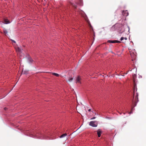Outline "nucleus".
<instances>
[{
    "label": "nucleus",
    "instance_id": "nucleus-6",
    "mask_svg": "<svg viewBox=\"0 0 146 146\" xmlns=\"http://www.w3.org/2000/svg\"><path fill=\"white\" fill-rule=\"evenodd\" d=\"M108 42L110 43H120L121 42L118 40H109L108 41Z\"/></svg>",
    "mask_w": 146,
    "mask_h": 146
},
{
    "label": "nucleus",
    "instance_id": "nucleus-12",
    "mask_svg": "<svg viewBox=\"0 0 146 146\" xmlns=\"http://www.w3.org/2000/svg\"><path fill=\"white\" fill-rule=\"evenodd\" d=\"M28 60L29 63H32L33 61V60L31 57L28 58Z\"/></svg>",
    "mask_w": 146,
    "mask_h": 146
},
{
    "label": "nucleus",
    "instance_id": "nucleus-11",
    "mask_svg": "<svg viewBox=\"0 0 146 146\" xmlns=\"http://www.w3.org/2000/svg\"><path fill=\"white\" fill-rule=\"evenodd\" d=\"M16 50L17 52H20L21 51V49L18 47L16 48Z\"/></svg>",
    "mask_w": 146,
    "mask_h": 146
},
{
    "label": "nucleus",
    "instance_id": "nucleus-28",
    "mask_svg": "<svg viewBox=\"0 0 146 146\" xmlns=\"http://www.w3.org/2000/svg\"><path fill=\"white\" fill-rule=\"evenodd\" d=\"M123 114H125V113H123Z\"/></svg>",
    "mask_w": 146,
    "mask_h": 146
},
{
    "label": "nucleus",
    "instance_id": "nucleus-9",
    "mask_svg": "<svg viewBox=\"0 0 146 146\" xmlns=\"http://www.w3.org/2000/svg\"><path fill=\"white\" fill-rule=\"evenodd\" d=\"M4 23L6 24H7L8 23H10L9 21L7 19H5L4 20Z\"/></svg>",
    "mask_w": 146,
    "mask_h": 146
},
{
    "label": "nucleus",
    "instance_id": "nucleus-1",
    "mask_svg": "<svg viewBox=\"0 0 146 146\" xmlns=\"http://www.w3.org/2000/svg\"><path fill=\"white\" fill-rule=\"evenodd\" d=\"M138 94L137 93H136V95L135 97V100L133 102V107L134 108L136 106L137 103V102L138 101Z\"/></svg>",
    "mask_w": 146,
    "mask_h": 146
},
{
    "label": "nucleus",
    "instance_id": "nucleus-15",
    "mask_svg": "<svg viewBox=\"0 0 146 146\" xmlns=\"http://www.w3.org/2000/svg\"><path fill=\"white\" fill-rule=\"evenodd\" d=\"M52 74L54 75L55 76H59V74L57 73H52Z\"/></svg>",
    "mask_w": 146,
    "mask_h": 146
},
{
    "label": "nucleus",
    "instance_id": "nucleus-22",
    "mask_svg": "<svg viewBox=\"0 0 146 146\" xmlns=\"http://www.w3.org/2000/svg\"><path fill=\"white\" fill-rule=\"evenodd\" d=\"M11 40L13 42H14V43H15L16 42L15 41L12 40Z\"/></svg>",
    "mask_w": 146,
    "mask_h": 146
},
{
    "label": "nucleus",
    "instance_id": "nucleus-25",
    "mask_svg": "<svg viewBox=\"0 0 146 146\" xmlns=\"http://www.w3.org/2000/svg\"><path fill=\"white\" fill-rule=\"evenodd\" d=\"M125 40H127V38H126V37H125Z\"/></svg>",
    "mask_w": 146,
    "mask_h": 146
},
{
    "label": "nucleus",
    "instance_id": "nucleus-20",
    "mask_svg": "<svg viewBox=\"0 0 146 146\" xmlns=\"http://www.w3.org/2000/svg\"><path fill=\"white\" fill-rule=\"evenodd\" d=\"M134 88H135V87H136V92H137V88H136V85H134Z\"/></svg>",
    "mask_w": 146,
    "mask_h": 146
},
{
    "label": "nucleus",
    "instance_id": "nucleus-21",
    "mask_svg": "<svg viewBox=\"0 0 146 146\" xmlns=\"http://www.w3.org/2000/svg\"><path fill=\"white\" fill-rule=\"evenodd\" d=\"M96 118V117H93L91 118V119H95Z\"/></svg>",
    "mask_w": 146,
    "mask_h": 146
},
{
    "label": "nucleus",
    "instance_id": "nucleus-19",
    "mask_svg": "<svg viewBox=\"0 0 146 146\" xmlns=\"http://www.w3.org/2000/svg\"><path fill=\"white\" fill-rule=\"evenodd\" d=\"M124 37H121L120 38V40L122 41L124 39Z\"/></svg>",
    "mask_w": 146,
    "mask_h": 146
},
{
    "label": "nucleus",
    "instance_id": "nucleus-26",
    "mask_svg": "<svg viewBox=\"0 0 146 146\" xmlns=\"http://www.w3.org/2000/svg\"><path fill=\"white\" fill-rule=\"evenodd\" d=\"M135 90H134V91H133L134 94Z\"/></svg>",
    "mask_w": 146,
    "mask_h": 146
},
{
    "label": "nucleus",
    "instance_id": "nucleus-16",
    "mask_svg": "<svg viewBox=\"0 0 146 146\" xmlns=\"http://www.w3.org/2000/svg\"><path fill=\"white\" fill-rule=\"evenodd\" d=\"M72 6H73L75 8H76L77 7V6L74 4H72Z\"/></svg>",
    "mask_w": 146,
    "mask_h": 146
},
{
    "label": "nucleus",
    "instance_id": "nucleus-14",
    "mask_svg": "<svg viewBox=\"0 0 146 146\" xmlns=\"http://www.w3.org/2000/svg\"><path fill=\"white\" fill-rule=\"evenodd\" d=\"M73 79V78H69L68 80L69 82H71Z\"/></svg>",
    "mask_w": 146,
    "mask_h": 146
},
{
    "label": "nucleus",
    "instance_id": "nucleus-10",
    "mask_svg": "<svg viewBox=\"0 0 146 146\" xmlns=\"http://www.w3.org/2000/svg\"><path fill=\"white\" fill-rule=\"evenodd\" d=\"M3 33L5 34V35L6 36H7V33H8V32H7V31L6 29H3Z\"/></svg>",
    "mask_w": 146,
    "mask_h": 146
},
{
    "label": "nucleus",
    "instance_id": "nucleus-2",
    "mask_svg": "<svg viewBox=\"0 0 146 146\" xmlns=\"http://www.w3.org/2000/svg\"><path fill=\"white\" fill-rule=\"evenodd\" d=\"M33 135L36 136V137H37V138L40 139H41L42 138H43V135L42 134H41L39 132L34 133V134Z\"/></svg>",
    "mask_w": 146,
    "mask_h": 146
},
{
    "label": "nucleus",
    "instance_id": "nucleus-3",
    "mask_svg": "<svg viewBox=\"0 0 146 146\" xmlns=\"http://www.w3.org/2000/svg\"><path fill=\"white\" fill-rule=\"evenodd\" d=\"M89 125L93 127H96L97 126L98 123L96 121H90Z\"/></svg>",
    "mask_w": 146,
    "mask_h": 146
},
{
    "label": "nucleus",
    "instance_id": "nucleus-8",
    "mask_svg": "<svg viewBox=\"0 0 146 146\" xmlns=\"http://www.w3.org/2000/svg\"><path fill=\"white\" fill-rule=\"evenodd\" d=\"M97 134L98 135V137H100L101 136V133H102V132L100 129H98L97 131Z\"/></svg>",
    "mask_w": 146,
    "mask_h": 146
},
{
    "label": "nucleus",
    "instance_id": "nucleus-18",
    "mask_svg": "<svg viewBox=\"0 0 146 146\" xmlns=\"http://www.w3.org/2000/svg\"><path fill=\"white\" fill-rule=\"evenodd\" d=\"M133 109V108H132V109L131 110V111L129 112V114H131L132 113Z\"/></svg>",
    "mask_w": 146,
    "mask_h": 146
},
{
    "label": "nucleus",
    "instance_id": "nucleus-27",
    "mask_svg": "<svg viewBox=\"0 0 146 146\" xmlns=\"http://www.w3.org/2000/svg\"><path fill=\"white\" fill-rule=\"evenodd\" d=\"M119 114H121V113H119Z\"/></svg>",
    "mask_w": 146,
    "mask_h": 146
},
{
    "label": "nucleus",
    "instance_id": "nucleus-4",
    "mask_svg": "<svg viewBox=\"0 0 146 146\" xmlns=\"http://www.w3.org/2000/svg\"><path fill=\"white\" fill-rule=\"evenodd\" d=\"M118 25L115 24L113 26H112L110 29V30L111 31H114L117 29V27H118Z\"/></svg>",
    "mask_w": 146,
    "mask_h": 146
},
{
    "label": "nucleus",
    "instance_id": "nucleus-24",
    "mask_svg": "<svg viewBox=\"0 0 146 146\" xmlns=\"http://www.w3.org/2000/svg\"><path fill=\"white\" fill-rule=\"evenodd\" d=\"M91 111V109H89L88 110V111Z\"/></svg>",
    "mask_w": 146,
    "mask_h": 146
},
{
    "label": "nucleus",
    "instance_id": "nucleus-17",
    "mask_svg": "<svg viewBox=\"0 0 146 146\" xmlns=\"http://www.w3.org/2000/svg\"><path fill=\"white\" fill-rule=\"evenodd\" d=\"M27 72H25V71H24L23 70V71H22V74H26L27 73Z\"/></svg>",
    "mask_w": 146,
    "mask_h": 146
},
{
    "label": "nucleus",
    "instance_id": "nucleus-5",
    "mask_svg": "<svg viewBox=\"0 0 146 146\" xmlns=\"http://www.w3.org/2000/svg\"><path fill=\"white\" fill-rule=\"evenodd\" d=\"M122 14L124 16H127L128 15V13L127 11H123L122 12Z\"/></svg>",
    "mask_w": 146,
    "mask_h": 146
},
{
    "label": "nucleus",
    "instance_id": "nucleus-7",
    "mask_svg": "<svg viewBox=\"0 0 146 146\" xmlns=\"http://www.w3.org/2000/svg\"><path fill=\"white\" fill-rule=\"evenodd\" d=\"M81 79V78H80V76H78L77 77L76 79V83L78 82V83H80V84H81V82H80Z\"/></svg>",
    "mask_w": 146,
    "mask_h": 146
},
{
    "label": "nucleus",
    "instance_id": "nucleus-23",
    "mask_svg": "<svg viewBox=\"0 0 146 146\" xmlns=\"http://www.w3.org/2000/svg\"><path fill=\"white\" fill-rule=\"evenodd\" d=\"M4 109L5 110H6L7 109V108H6V107H5L4 108Z\"/></svg>",
    "mask_w": 146,
    "mask_h": 146
},
{
    "label": "nucleus",
    "instance_id": "nucleus-13",
    "mask_svg": "<svg viewBox=\"0 0 146 146\" xmlns=\"http://www.w3.org/2000/svg\"><path fill=\"white\" fill-rule=\"evenodd\" d=\"M67 135V134L66 133H64V134H63L62 135H61L60 137L62 138V137H64L66 136Z\"/></svg>",
    "mask_w": 146,
    "mask_h": 146
}]
</instances>
